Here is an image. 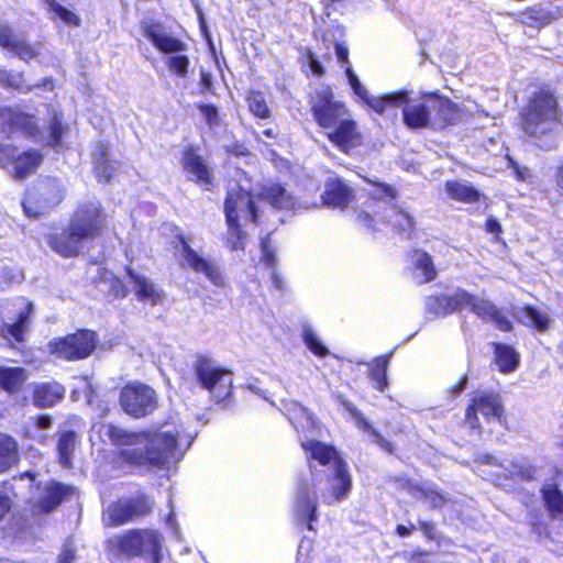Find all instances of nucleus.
Returning a JSON list of instances; mask_svg holds the SVG:
<instances>
[{
	"label": "nucleus",
	"instance_id": "nucleus-1",
	"mask_svg": "<svg viewBox=\"0 0 563 563\" xmlns=\"http://www.w3.org/2000/svg\"><path fill=\"white\" fill-rule=\"evenodd\" d=\"M301 446L310 459L322 465L333 463L334 466L333 476H328L320 472L314 473L310 465V477L298 481L295 514L299 521L309 522L308 528L312 530L311 522L318 519L317 501L332 505L344 500L352 488V478L334 446L313 439L301 441Z\"/></svg>",
	"mask_w": 563,
	"mask_h": 563
},
{
	"label": "nucleus",
	"instance_id": "nucleus-2",
	"mask_svg": "<svg viewBox=\"0 0 563 563\" xmlns=\"http://www.w3.org/2000/svg\"><path fill=\"white\" fill-rule=\"evenodd\" d=\"M99 433L119 446L117 462L120 465L165 467L181 456L176 435L168 431L150 434L102 424Z\"/></svg>",
	"mask_w": 563,
	"mask_h": 563
},
{
	"label": "nucleus",
	"instance_id": "nucleus-3",
	"mask_svg": "<svg viewBox=\"0 0 563 563\" xmlns=\"http://www.w3.org/2000/svg\"><path fill=\"white\" fill-rule=\"evenodd\" d=\"M522 129L534 139L536 145L552 150L562 132L561 111L556 97L549 89H540L531 96L522 111Z\"/></svg>",
	"mask_w": 563,
	"mask_h": 563
},
{
	"label": "nucleus",
	"instance_id": "nucleus-4",
	"mask_svg": "<svg viewBox=\"0 0 563 563\" xmlns=\"http://www.w3.org/2000/svg\"><path fill=\"white\" fill-rule=\"evenodd\" d=\"M104 221L106 216L98 202L81 205L71 217L68 228L62 232L47 234L46 242L60 256H76L86 242L101 233Z\"/></svg>",
	"mask_w": 563,
	"mask_h": 563
},
{
	"label": "nucleus",
	"instance_id": "nucleus-5",
	"mask_svg": "<svg viewBox=\"0 0 563 563\" xmlns=\"http://www.w3.org/2000/svg\"><path fill=\"white\" fill-rule=\"evenodd\" d=\"M164 537L153 529H132L107 540L106 551L114 559L142 558L161 563Z\"/></svg>",
	"mask_w": 563,
	"mask_h": 563
},
{
	"label": "nucleus",
	"instance_id": "nucleus-6",
	"mask_svg": "<svg viewBox=\"0 0 563 563\" xmlns=\"http://www.w3.org/2000/svg\"><path fill=\"white\" fill-rule=\"evenodd\" d=\"M195 376L199 385L207 389L217 400H224L232 390V372L222 368L217 363L205 356H199L194 365Z\"/></svg>",
	"mask_w": 563,
	"mask_h": 563
},
{
	"label": "nucleus",
	"instance_id": "nucleus-7",
	"mask_svg": "<svg viewBox=\"0 0 563 563\" xmlns=\"http://www.w3.org/2000/svg\"><path fill=\"white\" fill-rule=\"evenodd\" d=\"M120 404L128 415L141 418L151 415L157 408V395L148 385L132 382L121 389Z\"/></svg>",
	"mask_w": 563,
	"mask_h": 563
},
{
	"label": "nucleus",
	"instance_id": "nucleus-8",
	"mask_svg": "<svg viewBox=\"0 0 563 563\" xmlns=\"http://www.w3.org/2000/svg\"><path fill=\"white\" fill-rule=\"evenodd\" d=\"M224 212L230 230L235 228L241 220L257 222V207L253 196L238 184H232L228 188Z\"/></svg>",
	"mask_w": 563,
	"mask_h": 563
},
{
	"label": "nucleus",
	"instance_id": "nucleus-9",
	"mask_svg": "<svg viewBox=\"0 0 563 563\" xmlns=\"http://www.w3.org/2000/svg\"><path fill=\"white\" fill-rule=\"evenodd\" d=\"M310 104L313 119L320 128L328 131L350 114L344 103L335 100L329 88L317 91L311 97Z\"/></svg>",
	"mask_w": 563,
	"mask_h": 563
},
{
	"label": "nucleus",
	"instance_id": "nucleus-10",
	"mask_svg": "<svg viewBox=\"0 0 563 563\" xmlns=\"http://www.w3.org/2000/svg\"><path fill=\"white\" fill-rule=\"evenodd\" d=\"M477 413H481L486 420L500 419L504 408L498 395L482 390L472 394L465 412V423L472 430L479 432L481 422Z\"/></svg>",
	"mask_w": 563,
	"mask_h": 563
},
{
	"label": "nucleus",
	"instance_id": "nucleus-11",
	"mask_svg": "<svg viewBox=\"0 0 563 563\" xmlns=\"http://www.w3.org/2000/svg\"><path fill=\"white\" fill-rule=\"evenodd\" d=\"M96 347L95 333L78 331L58 340L52 345V353L67 361L86 358Z\"/></svg>",
	"mask_w": 563,
	"mask_h": 563
},
{
	"label": "nucleus",
	"instance_id": "nucleus-12",
	"mask_svg": "<svg viewBox=\"0 0 563 563\" xmlns=\"http://www.w3.org/2000/svg\"><path fill=\"white\" fill-rule=\"evenodd\" d=\"M60 200V195L51 181L38 184L27 191L23 201V209L27 217L36 218Z\"/></svg>",
	"mask_w": 563,
	"mask_h": 563
},
{
	"label": "nucleus",
	"instance_id": "nucleus-13",
	"mask_svg": "<svg viewBox=\"0 0 563 563\" xmlns=\"http://www.w3.org/2000/svg\"><path fill=\"white\" fill-rule=\"evenodd\" d=\"M433 95H424L419 99H410L405 102L402 110L404 122L410 129L432 128Z\"/></svg>",
	"mask_w": 563,
	"mask_h": 563
},
{
	"label": "nucleus",
	"instance_id": "nucleus-14",
	"mask_svg": "<svg viewBox=\"0 0 563 563\" xmlns=\"http://www.w3.org/2000/svg\"><path fill=\"white\" fill-rule=\"evenodd\" d=\"M468 298L463 301V309L470 308L478 318L486 322H492L501 331H510L512 324L510 320L497 308L492 301L486 298L474 296L466 291Z\"/></svg>",
	"mask_w": 563,
	"mask_h": 563
},
{
	"label": "nucleus",
	"instance_id": "nucleus-15",
	"mask_svg": "<svg viewBox=\"0 0 563 563\" xmlns=\"http://www.w3.org/2000/svg\"><path fill=\"white\" fill-rule=\"evenodd\" d=\"M181 256L188 267L196 273H202L214 286H224V277L220 268L211 261L202 257L191 249L185 238H180Z\"/></svg>",
	"mask_w": 563,
	"mask_h": 563
},
{
	"label": "nucleus",
	"instance_id": "nucleus-16",
	"mask_svg": "<svg viewBox=\"0 0 563 563\" xmlns=\"http://www.w3.org/2000/svg\"><path fill=\"white\" fill-rule=\"evenodd\" d=\"M75 488L57 482H49L43 488L38 498L32 505V511L36 515L48 514L55 510L60 503L73 495Z\"/></svg>",
	"mask_w": 563,
	"mask_h": 563
},
{
	"label": "nucleus",
	"instance_id": "nucleus-17",
	"mask_svg": "<svg viewBox=\"0 0 563 563\" xmlns=\"http://www.w3.org/2000/svg\"><path fill=\"white\" fill-rule=\"evenodd\" d=\"M468 298L466 290L456 289L452 294L430 296L426 299V313L429 318L444 317L463 309V301Z\"/></svg>",
	"mask_w": 563,
	"mask_h": 563
},
{
	"label": "nucleus",
	"instance_id": "nucleus-18",
	"mask_svg": "<svg viewBox=\"0 0 563 563\" xmlns=\"http://www.w3.org/2000/svg\"><path fill=\"white\" fill-rule=\"evenodd\" d=\"M328 139L343 152H349L362 143V134L356 128V123L349 114L341 120L336 126L327 132Z\"/></svg>",
	"mask_w": 563,
	"mask_h": 563
},
{
	"label": "nucleus",
	"instance_id": "nucleus-19",
	"mask_svg": "<svg viewBox=\"0 0 563 563\" xmlns=\"http://www.w3.org/2000/svg\"><path fill=\"white\" fill-rule=\"evenodd\" d=\"M0 125L7 133L21 132L26 136L37 134L35 118L11 108L0 110Z\"/></svg>",
	"mask_w": 563,
	"mask_h": 563
},
{
	"label": "nucleus",
	"instance_id": "nucleus-20",
	"mask_svg": "<svg viewBox=\"0 0 563 563\" xmlns=\"http://www.w3.org/2000/svg\"><path fill=\"white\" fill-rule=\"evenodd\" d=\"M265 199L277 209L292 210L295 212L307 210L310 206L306 201L296 200L279 184H272L263 189Z\"/></svg>",
	"mask_w": 563,
	"mask_h": 563
},
{
	"label": "nucleus",
	"instance_id": "nucleus-21",
	"mask_svg": "<svg viewBox=\"0 0 563 563\" xmlns=\"http://www.w3.org/2000/svg\"><path fill=\"white\" fill-rule=\"evenodd\" d=\"M353 198L352 189L336 177H329L322 195L323 205L331 208H345Z\"/></svg>",
	"mask_w": 563,
	"mask_h": 563
},
{
	"label": "nucleus",
	"instance_id": "nucleus-22",
	"mask_svg": "<svg viewBox=\"0 0 563 563\" xmlns=\"http://www.w3.org/2000/svg\"><path fill=\"white\" fill-rule=\"evenodd\" d=\"M432 129H442L448 124H455L461 119V112L456 104L449 99L433 95Z\"/></svg>",
	"mask_w": 563,
	"mask_h": 563
},
{
	"label": "nucleus",
	"instance_id": "nucleus-23",
	"mask_svg": "<svg viewBox=\"0 0 563 563\" xmlns=\"http://www.w3.org/2000/svg\"><path fill=\"white\" fill-rule=\"evenodd\" d=\"M128 274L133 282V290L140 301L155 306L163 300L164 292L152 280L131 269H128Z\"/></svg>",
	"mask_w": 563,
	"mask_h": 563
},
{
	"label": "nucleus",
	"instance_id": "nucleus-24",
	"mask_svg": "<svg viewBox=\"0 0 563 563\" xmlns=\"http://www.w3.org/2000/svg\"><path fill=\"white\" fill-rule=\"evenodd\" d=\"M145 35L156 48L166 54L179 53L186 47L180 40L163 31L159 25L146 27Z\"/></svg>",
	"mask_w": 563,
	"mask_h": 563
},
{
	"label": "nucleus",
	"instance_id": "nucleus-25",
	"mask_svg": "<svg viewBox=\"0 0 563 563\" xmlns=\"http://www.w3.org/2000/svg\"><path fill=\"white\" fill-rule=\"evenodd\" d=\"M184 168L190 174L195 180L203 187H208L212 183V177L208 165L203 158L197 155L192 150H188L184 154Z\"/></svg>",
	"mask_w": 563,
	"mask_h": 563
},
{
	"label": "nucleus",
	"instance_id": "nucleus-26",
	"mask_svg": "<svg viewBox=\"0 0 563 563\" xmlns=\"http://www.w3.org/2000/svg\"><path fill=\"white\" fill-rule=\"evenodd\" d=\"M16 305L20 309L16 322L5 323L2 332L5 338H12L16 342H22L27 331V319L33 309V305L24 299H18Z\"/></svg>",
	"mask_w": 563,
	"mask_h": 563
},
{
	"label": "nucleus",
	"instance_id": "nucleus-27",
	"mask_svg": "<svg viewBox=\"0 0 563 563\" xmlns=\"http://www.w3.org/2000/svg\"><path fill=\"white\" fill-rule=\"evenodd\" d=\"M64 391L58 383H42L35 386L33 401L37 407H51L63 398Z\"/></svg>",
	"mask_w": 563,
	"mask_h": 563
},
{
	"label": "nucleus",
	"instance_id": "nucleus-28",
	"mask_svg": "<svg viewBox=\"0 0 563 563\" xmlns=\"http://www.w3.org/2000/svg\"><path fill=\"white\" fill-rule=\"evenodd\" d=\"M42 162V155L36 151L19 152L12 165V174L16 179H23L35 172Z\"/></svg>",
	"mask_w": 563,
	"mask_h": 563
},
{
	"label": "nucleus",
	"instance_id": "nucleus-29",
	"mask_svg": "<svg viewBox=\"0 0 563 563\" xmlns=\"http://www.w3.org/2000/svg\"><path fill=\"white\" fill-rule=\"evenodd\" d=\"M27 378L29 375L22 367L0 366V388L9 394L19 391Z\"/></svg>",
	"mask_w": 563,
	"mask_h": 563
},
{
	"label": "nucleus",
	"instance_id": "nucleus-30",
	"mask_svg": "<svg viewBox=\"0 0 563 563\" xmlns=\"http://www.w3.org/2000/svg\"><path fill=\"white\" fill-rule=\"evenodd\" d=\"M18 443L5 434L0 433V473L5 472L18 462Z\"/></svg>",
	"mask_w": 563,
	"mask_h": 563
},
{
	"label": "nucleus",
	"instance_id": "nucleus-31",
	"mask_svg": "<svg viewBox=\"0 0 563 563\" xmlns=\"http://www.w3.org/2000/svg\"><path fill=\"white\" fill-rule=\"evenodd\" d=\"M408 100L407 91H397L383 97H371L365 101L375 112L383 114L389 107H400Z\"/></svg>",
	"mask_w": 563,
	"mask_h": 563
},
{
	"label": "nucleus",
	"instance_id": "nucleus-32",
	"mask_svg": "<svg viewBox=\"0 0 563 563\" xmlns=\"http://www.w3.org/2000/svg\"><path fill=\"white\" fill-rule=\"evenodd\" d=\"M410 493L413 495V497L428 503L431 508H440L450 500L448 495L438 490L432 485L413 486L411 487Z\"/></svg>",
	"mask_w": 563,
	"mask_h": 563
},
{
	"label": "nucleus",
	"instance_id": "nucleus-33",
	"mask_svg": "<svg viewBox=\"0 0 563 563\" xmlns=\"http://www.w3.org/2000/svg\"><path fill=\"white\" fill-rule=\"evenodd\" d=\"M78 438L73 431H65L60 433L57 441V452L59 456V463L64 467L71 465L73 454L77 448Z\"/></svg>",
	"mask_w": 563,
	"mask_h": 563
},
{
	"label": "nucleus",
	"instance_id": "nucleus-34",
	"mask_svg": "<svg viewBox=\"0 0 563 563\" xmlns=\"http://www.w3.org/2000/svg\"><path fill=\"white\" fill-rule=\"evenodd\" d=\"M495 361L501 372L509 373L518 367L519 355L507 344H495Z\"/></svg>",
	"mask_w": 563,
	"mask_h": 563
},
{
	"label": "nucleus",
	"instance_id": "nucleus-35",
	"mask_svg": "<svg viewBox=\"0 0 563 563\" xmlns=\"http://www.w3.org/2000/svg\"><path fill=\"white\" fill-rule=\"evenodd\" d=\"M412 264L417 272L421 273V283H428L437 277V271L431 256L418 250L412 253Z\"/></svg>",
	"mask_w": 563,
	"mask_h": 563
},
{
	"label": "nucleus",
	"instance_id": "nucleus-36",
	"mask_svg": "<svg viewBox=\"0 0 563 563\" xmlns=\"http://www.w3.org/2000/svg\"><path fill=\"white\" fill-rule=\"evenodd\" d=\"M519 318L525 324L533 327L539 331H545L550 324V317L545 310H539L530 306L521 310Z\"/></svg>",
	"mask_w": 563,
	"mask_h": 563
},
{
	"label": "nucleus",
	"instance_id": "nucleus-37",
	"mask_svg": "<svg viewBox=\"0 0 563 563\" xmlns=\"http://www.w3.org/2000/svg\"><path fill=\"white\" fill-rule=\"evenodd\" d=\"M445 189L448 195L455 200L463 202H473L478 200V191L464 183L448 181Z\"/></svg>",
	"mask_w": 563,
	"mask_h": 563
},
{
	"label": "nucleus",
	"instance_id": "nucleus-38",
	"mask_svg": "<svg viewBox=\"0 0 563 563\" xmlns=\"http://www.w3.org/2000/svg\"><path fill=\"white\" fill-rule=\"evenodd\" d=\"M503 475L510 478L529 479L534 475V468L525 460H516L503 466Z\"/></svg>",
	"mask_w": 563,
	"mask_h": 563
},
{
	"label": "nucleus",
	"instance_id": "nucleus-39",
	"mask_svg": "<svg viewBox=\"0 0 563 563\" xmlns=\"http://www.w3.org/2000/svg\"><path fill=\"white\" fill-rule=\"evenodd\" d=\"M543 498L552 517L563 516V493L560 489L552 485L544 487Z\"/></svg>",
	"mask_w": 563,
	"mask_h": 563
},
{
	"label": "nucleus",
	"instance_id": "nucleus-40",
	"mask_svg": "<svg viewBox=\"0 0 563 563\" xmlns=\"http://www.w3.org/2000/svg\"><path fill=\"white\" fill-rule=\"evenodd\" d=\"M110 522L120 526L133 519L128 500H119L108 508Z\"/></svg>",
	"mask_w": 563,
	"mask_h": 563
},
{
	"label": "nucleus",
	"instance_id": "nucleus-41",
	"mask_svg": "<svg viewBox=\"0 0 563 563\" xmlns=\"http://www.w3.org/2000/svg\"><path fill=\"white\" fill-rule=\"evenodd\" d=\"M44 51V46L41 43H30L25 36L15 45L12 53H14L20 59L29 62L33 58H38Z\"/></svg>",
	"mask_w": 563,
	"mask_h": 563
},
{
	"label": "nucleus",
	"instance_id": "nucleus-42",
	"mask_svg": "<svg viewBox=\"0 0 563 563\" xmlns=\"http://www.w3.org/2000/svg\"><path fill=\"white\" fill-rule=\"evenodd\" d=\"M389 362V356L377 357L371 368V376L376 382V388L379 391L384 390L387 385L386 371Z\"/></svg>",
	"mask_w": 563,
	"mask_h": 563
},
{
	"label": "nucleus",
	"instance_id": "nucleus-43",
	"mask_svg": "<svg viewBox=\"0 0 563 563\" xmlns=\"http://www.w3.org/2000/svg\"><path fill=\"white\" fill-rule=\"evenodd\" d=\"M43 2L47 5L48 11L55 13L67 25L78 26L80 24V19L74 12L62 7L55 0H43Z\"/></svg>",
	"mask_w": 563,
	"mask_h": 563
},
{
	"label": "nucleus",
	"instance_id": "nucleus-44",
	"mask_svg": "<svg viewBox=\"0 0 563 563\" xmlns=\"http://www.w3.org/2000/svg\"><path fill=\"white\" fill-rule=\"evenodd\" d=\"M23 36L24 35L16 33L9 24L0 23V46L2 48L12 52Z\"/></svg>",
	"mask_w": 563,
	"mask_h": 563
},
{
	"label": "nucleus",
	"instance_id": "nucleus-45",
	"mask_svg": "<svg viewBox=\"0 0 563 563\" xmlns=\"http://www.w3.org/2000/svg\"><path fill=\"white\" fill-rule=\"evenodd\" d=\"M63 131L64 125L62 117L58 114H54L53 120L48 126V133L45 137L42 139V142L53 147L59 145L62 141Z\"/></svg>",
	"mask_w": 563,
	"mask_h": 563
},
{
	"label": "nucleus",
	"instance_id": "nucleus-46",
	"mask_svg": "<svg viewBox=\"0 0 563 563\" xmlns=\"http://www.w3.org/2000/svg\"><path fill=\"white\" fill-rule=\"evenodd\" d=\"M302 336L308 349L317 356L323 357L328 355V349L322 344V342L319 340L318 335L311 328L305 327Z\"/></svg>",
	"mask_w": 563,
	"mask_h": 563
},
{
	"label": "nucleus",
	"instance_id": "nucleus-47",
	"mask_svg": "<svg viewBox=\"0 0 563 563\" xmlns=\"http://www.w3.org/2000/svg\"><path fill=\"white\" fill-rule=\"evenodd\" d=\"M352 416L355 418L357 426L363 430H371L373 435L375 437V442L385 451L391 452L393 445L390 442L385 440L379 433L372 429L368 421L362 416V413L356 409H351Z\"/></svg>",
	"mask_w": 563,
	"mask_h": 563
},
{
	"label": "nucleus",
	"instance_id": "nucleus-48",
	"mask_svg": "<svg viewBox=\"0 0 563 563\" xmlns=\"http://www.w3.org/2000/svg\"><path fill=\"white\" fill-rule=\"evenodd\" d=\"M249 107L251 112L258 118H267L269 114L268 107L264 97L260 92H252L247 97Z\"/></svg>",
	"mask_w": 563,
	"mask_h": 563
},
{
	"label": "nucleus",
	"instance_id": "nucleus-49",
	"mask_svg": "<svg viewBox=\"0 0 563 563\" xmlns=\"http://www.w3.org/2000/svg\"><path fill=\"white\" fill-rule=\"evenodd\" d=\"M166 65L170 71H174L178 77H186L188 73L189 59L185 55L169 56L166 59Z\"/></svg>",
	"mask_w": 563,
	"mask_h": 563
},
{
	"label": "nucleus",
	"instance_id": "nucleus-50",
	"mask_svg": "<svg viewBox=\"0 0 563 563\" xmlns=\"http://www.w3.org/2000/svg\"><path fill=\"white\" fill-rule=\"evenodd\" d=\"M131 509L132 517L144 516L151 512L153 503L145 496H137L128 500Z\"/></svg>",
	"mask_w": 563,
	"mask_h": 563
},
{
	"label": "nucleus",
	"instance_id": "nucleus-51",
	"mask_svg": "<svg viewBox=\"0 0 563 563\" xmlns=\"http://www.w3.org/2000/svg\"><path fill=\"white\" fill-rule=\"evenodd\" d=\"M371 195L375 199L380 200H394L397 196V190L384 183H374V189L371 191Z\"/></svg>",
	"mask_w": 563,
	"mask_h": 563
},
{
	"label": "nucleus",
	"instance_id": "nucleus-52",
	"mask_svg": "<svg viewBox=\"0 0 563 563\" xmlns=\"http://www.w3.org/2000/svg\"><path fill=\"white\" fill-rule=\"evenodd\" d=\"M1 79L4 82V85L11 88L23 91H29L31 89L30 86L25 85L24 77L20 73H7L1 77Z\"/></svg>",
	"mask_w": 563,
	"mask_h": 563
},
{
	"label": "nucleus",
	"instance_id": "nucleus-53",
	"mask_svg": "<svg viewBox=\"0 0 563 563\" xmlns=\"http://www.w3.org/2000/svg\"><path fill=\"white\" fill-rule=\"evenodd\" d=\"M19 150L11 144H0V166L13 165Z\"/></svg>",
	"mask_w": 563,
	"mask_h": 563
},
{
	"label": "nucleus",
	"instance_id": "nucleus-54",
	"mask_svg": "<svg viewBox=\"0 0 563 563\" xmlns=\"http://www.w3.org/2000/svg\"><path fill=\"white\" fill-rule=\"evenodd\" d=\"M393 210L395 212L394 225L399 227L401 231L410 230L413 227V219L407 212L398 210L395 206H393Z\"/></svg>",
	"mask_w": 563,
	"mask_h": 563
},
{
	"label": "nucleus",
	"instance_id": "nucleus-55",
	"mask_svg": "<svg viewBox=\"0 0 563 563\" xmlns=\"http://www.w3.org/2000/svg\"><path fill=\"white\" fill-rule=\"evenodd\" d=\"M227 240H228V244L231 246V249L233 251L243 247V244H242L243 235H242V232L240 231L239 223H236V227L233 228L232 230H230V227H228Z\"/></svg>",
	"mask_w": 563,
	"mask_h": 563
},
{
	"label": "nucleus",
	"instance_id": "nucleus-56",
	"mask_svg": "<svg viewBox=\"0 0 563 563\" xmlns=\"http://www.w3.org/2000/svg\"><path fill=\"white\" fill-rule=\"evenodd\" d=\"M95 170H96V174H97V177L99 178V180L103 179L104 181H109L112 177L114 166L109 161H106V163H103V164H100V163L96 164Z\"/></svg>",
	"mask_w": 563,
	"mask_h": 563
},
{
	"label": "nucleus",
	"instance_id": "nucleus-57",
	"mask_svg": "<svg viewBox=\"0 0 563 563\" xmlns=\"http://www.w3.org/2000/svg\"><path fill=\"white\" fill-rule=\"evenodd\" d=\"M76 559V550L73 545V541L68 540L63 547V550L58 556V563H73Z\"/></svg>",
	"mask_w": 563,
	"mask_h": 563
},
{
	"label": "nucleus",
	"instance_id": "nucleus-58",
	"mask_svg": "<svg viewBox=\"0 0 563 563\" xmlns=\"http://www.w3.org/2000/svg\"><path fill=\"white\" fill-rule=\"evenodd\" d=\"M92 157L95 165L100 163L103 164L108 161V148L103 143H97L92 151Z\"/></svg>",
	"mask_w": 563,
	"mask_h": 563
},
{
	"label": "nucleus",
	"instance_id": "nucleus-59",
	"mask_svg": "<svg viewBox=\"0 0 563 563\" xmlns=\"http://www.w3.org/2000/svg\"><path fill=\"white\" fill-rule=\"evenodd\" d=\"M261 246H262V254H263L264 262L268 266L273 267L276 263V256H275V253L273 252V250L268 245V239L262 240Z\"/></svg>",
	"mask_w": 563,
	"mask_h": 563
},
{
	"label": "nucleus",
	"instance_id": "nucleus-60",
	"mask_svg": "<svg viewBox=\"0 0 563 563\" xmlns=\"http://www.w3.org/2000/svg\"><path fill=\"white\" fill-rule=\"evenodd\" d=\"M199 110L208 123H213L217 121L218 110L216 107L210 104H201L199 106Z\"/></svg>",
	"mask_w": 563,
	"mask_h": 563
},
{
	"label": "nucleus",
	"instance_id": "nucleus-61",
	"mask_svg": "<svg viewBox=\"0 0 563 563\" xmlns=\"http://www.w3.org/2000/svg\"><path fill=\"white\" fill-rule=\"evenodd\" d=\"M510 166L515 169L519 179L526 180L530 177V170L527 167H520L516 162L509 159Z\"/></svg>",
	"mask_w": 563,
	"mask_h": 563
},
{
	"label": "nucleus",
	"instance_id": "nucleus-62",
	"mask_svg": "<svg viewBox=\"0 0 563 563\" xmlns=\"http://www.w3.org/2000/svg\"><path fill=\"white\" fill-rule=\"evenodd\" d=\"M308 59L312 73L317 76H321L323 74V68L312 53H309Z\"/></svg>",
	"mask_w": 563,
	"mask_h": 563
},
{
	"label": "nucleus",
	"instance_id": "nucleus-63",
	"mask_svg": "<svg viewBox=\"0 0 563 563\" xmlns=\"http://www.w3.org/2000/svg\"><path fill=\"white\" fill-rule=\"evenodd\" d=\"M200 85L203 90L211 91L212 89V75L205 70H201L200 74Z\"/></svg>",
	"mask_w": 563,
	"mask_h": 563
},
{
	"label": "nucleus",
	"instance_id": "nucleus-64",
	"mask_svg": "<svg viewBox=\"0 0 563 563\" xmlns=\"http://www.w3.org/2000/svg\"><path fill=\"white\" fill-rule=\"evenodd\" d=\"M419 527L421 531L427 536L428 538H433L435 526L432 522L429 521H419Z\"/></svg>",
	"mask_w": 563,
	"mask_h": 563
}]
</instances>
